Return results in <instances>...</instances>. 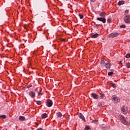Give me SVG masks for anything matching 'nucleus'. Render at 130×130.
<instances>
[{
    "mask_svg": "<svg viewBox=\"0 0 130 130\" xmlns=\"http://www.w3.org/2000/svg\"><path fill=\"white\" fill-rule=\"evenodd\" d=\"M29 95L31 98H35V93L33 92L32 91L29 92Z\"/></svg>",
    "mask_w": 130,
    "mask_h": 130,
    "instance_id": "nucleus-10",
    "label": "nucleus"
},
{
    "mask_svg": "<svg viewBox=\"0 0 130 130\" xmlns=\"http://www.w3.org/2000/svg\"><path fill=\"white\" fill-rule=\"evenodd\" d=\"M31 87H32V85L30 84L29 85H28L27 86V89H29V88H31Z\"/></svg>",
    "mask_w": 130,
    "mask_h": 130,
    "instance_id": "nucleus-36",
    "label": "nucleus"
},
{
    "mask_svg": "<svg viewBox=\"0 0 130 130\" xmlns=\"http://www.w3.org/2000/svg\"><path fill=\"white\" fill-rule=\"evenodd\" d=\"M126 67L127 69H130V63L129 62H127L126 63Z\"/></svg>",
    "mask_w": 130,
    "mask_h": 130,
    "instance_id": "nucleus-25",
    "label": "nucleus"
},
{
    "mask_svg": "<svg viewBox=\"0 0 130 130\" xmlns=\"http://www.w3.org/2000/svg\"><path fill=\"white\" fill-rule=\"evenodd\" d=\"M121 110L123 112H126L127 111V107L125 106H122V108H121Z\"/></svg>",
    "mask_w": 130,
    "mask_h": 130,
    "instance_id": "nucleus-9",
    "label": "nucleus"
},
{
    "mask_svg": "<svg viewBox=\"0 0 130 130\" xmlns=\"http://www.w3.org/2000/svg\"><path fill=\"white\" fill-rule=\"evenodd\" d=\"M79 16L80 19H83V18H84V15L81 13L79 14Z\"/></svg>",
    "mask_w": 130,
    "mask_h": 130,
    "instance_id": "nucleus-27",
    "label": "nucleus"
},
{
    "mask_svg": "<svg viewBox=\"0 0 130 130\" xmlns=\"http://www.w3.org/2000/svg\"><path fill=\"white\" fill-rule=\"evenodd\" d=\"M126 58H130V53L127 54L125 56Z\"/></svg>",
    "mask_w": 130,
    "mask_h": 130,
    "instance_id": "nucleus-30",
    "label": "nucleus"
},
{
    "mask_svg": "<svg viewBox=\"0 0 130 130\" xmlns=\"http://www.w3.org/2000/svg\"><path fill=\"white\" fill-rule=\"evenodd\" d=\"M26 89H27L26 85L23 87L22 90H24V91H26Z\"/></svg>",
    "mask_w": 130,
    "mask_h": 130,
    "instance_id": "nucleus-35",
    "label": "nucleus"
},
{
    "mask_svg": "<svg viewBox=\"0 0 130 130\" xmlns=\"http://www.w3.org/2000/svg\"><path fill=\"white\" fill-rule=\"evenodd\" d=\"M105 16H106V13L104 12H102L100 13V16H101V18H105Z\"/></svg>",
    "mask_w": 130,
    "mask_h": 130,
    "instance_id": "nucleus-12",
    "label": "nucleus"
},
{
    "mask_svg": "<svg viewBox=\"0 0 130 130\" xmlns=\"http://www.w3.org/2000/svg\"><path fill=\"white\" fill-rule=\"evenodd\" d=\"M112 100L113 102H114V103H118V102H119V101H120V100L118 99H117V98H116L115 96V95H113L112 97Z\"/></svg>",
    "mask_w": 130,
    "mask_h": 130,
    "instance_id": "nucleus-6",
    "label": "nucleus"
},
{
    "mask_svg": "<svg viewBox=\"0 0 130 130\" xmlns=\"http://www.w3.org/2000/svg\"><path fill=\"white\" fill-rule=\"evenodd\" d=\"M123 21L126 24H129L130 23V15H125L123 18Z\"/></svg>",
    "mask_w": 130,
    "mask_h": 130,
    "instance_id": "nucleus-2",
    "label": "nucleus"
},
{
    "mask_svg": "<svg viewBox=\"0 0 130 130\" xmlns=\"http://www.w3.org/2000/svg\"><path fill=\"white\" fill-rule=\"evenodd\" d=\"M56 115L57 117H61L62 116V114H61V112H58V113H56Z\"/></svg>",
    "mask_w": 130,
    "mask_h": 130,
    "instance_id": "nucleus-19",
    "label": "nucleus"
},
{
    "mask_svg": "<svg viewBox=\"0 0 130 130\" xmlns=\"http://www.w3.org/2000/svg\"><path fill=\"white\" fill-rule=\"evenodd\" d=\"M95 22H94L95 25L96 26H98L99 25H101V22L99 21V20H97V19L95 21Z\"/></svg>",
    "mask_w": 130,
    "mask_h": 130,
    "instance_id": "nucleus-16",
    "label": "nucleus"
},
{
    "mask_svg": "<svg viewBox=\"0 0 130 130\" xmlns=\"http://www.w3.org/2000/svg\"><path fill=\"white\" fill-rule=\"evenodd\" d=\"M102 40H105V38H102Z\"/></svg>",
    "mask_w": 130,
    "mask_h": 130,
    "instance_id": "nucleus-44",
    "label": "nucleus"
},
{
    "mask_svg": "<svg viewBox=\"0 0 130 130\" xmlns=\"http://www.w3.org/2000/svg\"><path fill=\"white\" fill-rule=\"evenodd\" d=\"M111 71H112V72H114V70L113 69H111Z\"/></svg>",
    "mask_w": 130,
    "mask_h": 130,
    "instance_id": "nucleus-43",
    "label": "nucleus"
},
{
    "mask_svg": "<svg viewBox=\"0 0 130 130\" xmlns=\"http://www.w3.org/2000/svg\"><path fill=\"white\" fill-rule=\"evenodd\" d=\"M38 39L40 42H45V41H46V40H47V38L43 35H40L39 36Z\"/></svg>",
    "mask_w": 130,
    "mask_h": 130,
    "instance_id": "nucleus-3",
    "label": "nucleus"
},
{
    "mask_svg": "<svg viewBox=\"0 0 130 130\" xmlns=\"http://www.w3.org/2000/svg\"><path fill=\"white\" fill-rule=\"evenodd\" d=\"M111 87H113V88H116V84L114 83H111Z\"/></svg>",
    "mask_w": 130,
    "mask_h": 130,
    "instance_id": "nucleus-29",
    "label": "nucleus"
},
{
    "mask_svg": "<svg viewBox=\"0 0 130 130\" xmlns=\"http://www.w3.org/2000/svg\"><path fill=\"white\" fill-rule=\"evenodd\" d=\"M126 26L124 24H122L120 26V27L121 28H125Z\"/></svg>",
    "mask_w": 130,
    "mask_h": 130,
    "instance_id": "nucleus-33",
    "label": "nucleus"
},
{
    "mask_svg": "<svg viewBox=\"0 0 130 130\" xmlns=\"http://www.w3.org/2000/svg\"><path fill=\"white\" fill-rule=\"evenodd\" d=\"M112 20H111V18H109L107 19V23H111Z\"/></svg>",
    "mask_w": 130,
    "mask_h": 130,
    "instance_id": "nucleus-32",
    "label": "nucleus"
},
{
    "mask_svg": "<svg viewBox=\"0 0 130 130\" xmlns=\"http://www.w3.org/2000/svg\"><path fill=\"white\" fill-rule=\"evenodd\" d=\"M119 35V33L118 32H112L109 35L108 37L109 38H114V37H117Z\"/></svg>",
    "mask_w": 130,
    "mask_h": 130,
    "instance_id": "nucleus-4",
    "label": "nucleus"
},
{
    "mask_svg": "<svg viewBox=\"0 0 130 130\" xmlns=\"http://www.w3.org/2000/svg\"><path fill=\"white\" fill-rule=\"evenodd\" d=\"M118 6H121V5H124V1H120L118 3Z\"/></svg>",
    "mask_w": 130,
    "mask_h": 130,
    "instance_id": "nucleus-18",
    "label": "nucleus"
},
{
    "mask_svg": "<svg viewBox=\"0 0 130 130\" xmlns=\"http://www.w3.org/2000/svg\"><path fill=\"white\" fill-rule=\"evenodd\" d=\"M60 41L63 42V41H64V39H61Z\"/></svg>",
    "mask_w": 130,
    "mask_h": 130,
    "instance_id": "nucleus-42",
    "label": "nucleus"
},
{
    "mask_svg": "<svg viewBox=\"0 0 130 130\" xmlns=\"http://www.w3.org/2000/svg\"><path fill=\"white\" fill-rule=\"evenodd\" d=\"M19 120H21V121H24V120H25L26 118L24 116H20L19 118Z\"/></svg>",
    "mask_w": 130,
    "mask_h": 130,
    "instance_id": "nucleus-14",
    "label": "nucleus"
},
{
    "mask_svg": "<svg viewBox=\"0 0 130 130\" xmlns=\"http://www.w3.org/2000/svg\"><path fill=\"white\" fill-rule=\"evenodd\" d=\"M100 95V98H101V99H103V98H104L105 96V94H104V93H101Z\"/></svg>",
    "mask_w": 130,
    "mask_h": 130,
    "instance_id": "nucleus-22",
    "label": "nucleus"
},
{
    "mask_svg": "<svg viewBox=\"0 0 130 130\" xmlns=\"http://www.w3.org/2000/svg\"><path fill=\"white\" fill-rule=\"evenodd\" d=\"M119 64H122V61H119Z\"/></svg>",
    "mask_w": 130,
    "mask_h": 130,
    "instance_id": "nucleus-40",
    "label": "nucleus"
},
{
    "mask_svg": "<svg viewBox=\"0 0 130 130\" xmlns=\"http://www.w3.org/2000/svg\"><path fill=\"white\" fill-rule=\"evenodd\" d=\"M48 115L46 114V113H44V114H43L42 115V119H44V118H46V117H47Z\"/></svg>",
    "mask_w": 130,
    "mask_h": 130,
    "instance_id": "nucleus-15",
    "label": "nucleus"
},
{
    "mask_svg": "<svg viewBox=\"0 0 130 130\" xmlns=\"http://www.w3.org/2000/svg\"><path fill=\"white\" fill-rule=\"evenodd\" d=\"M37 3L40 7L39 9L41 11L44 9L45 6V2L44 0H38Z\"/></svg>",
    "mask_w": 130,
    "mask_h": 130,
    "instance_id": "nucleus-1",
    "label": "nucleus"
},
{
    "mask_svg": "<svg viewBox=\"0 0 130 130\" xmlns=\"http://www.w3.org/2000/svg\"><path fill=\"white\" fill-rule=\"evenodd\" d=\"M79 117H80L81 119H82V120H84V121H86V120L85 119V117L81 113L79 114Z\"/></svg>",
    "mask_w": 130,
    "mask_h": 130,
    "instance_id": "nucleus-11",
    "label": "nucleus"
},
{
    "mask_svg": "<svg viewBox=\"0 0 130 130\" xmlns=\"http://www.w3.org/2000/svg\"><path fill=\"white\" fill-rule=\"evenodd\" d=\"M37 130H43L42 128H39L37 129Z\"/></svg>",
    "mask_w": 130,
    "mask_h": 130,
    "instance_id": "nucleus-41",
    "label": "nucleus"
},
{
    "mask_svg": "<svg viewBox=\"0 0 130 130\" xmlns=\"http://www.w3.org/2000/svg\"><path fill=\"white\" fill-rule=\"evenodd\" d=\"M93 123H97L98 122V120H92Z\"/></svg>",
    "mask_w": 130,
    "mask_h": 130,
    "instance_id": "nucleus-34",
    "label": "nucleus"
},
{
    "mask_svg": "<svg viewBox=\"0 0 130 130\" xmlns=\"http://www.w3.org/2000/svg\"><path fill=\"white\" fill-rule=\"evenodd\" d=\"M91 96L92 98H93V99H96L97 100L98 99H99V95H98L97 94L92 93H91Z\"/></svg>",
    "mask_w": 130,
    "mask_h": 130,
    "instance_id": "nucleus-7",
    "label": "nucleus"
},
{
    "mask_svg": "<svg viewBox=\"0 0 130 130\" xmlns=\"http://www.w3.org/2000/svg\"><path fill=\"white\" fill-rule=\"evenodd\" d=\"M35 102H36L37 104H38V105H41V104H42V102H41V101H35V100L34 101Z\"/></svg>",
    "mask_w": 130,
    "mask_h": 130,
    "instance_id": "nucleus-20",
    "label": "nucleus"
},
{
    "mask_svg": "<svg viewBox=\"0 0 130 130\" xmlns=\"http://www.w3.org/2000/svg\"><path fill=\"white\" fill-rule=\"evenodd\" d=\"M84 130H91V128H90V126L86 125L85 127Z\"/></svg>",
    "mask_w": 130,
    "mask_h": 130,
    "instance_id": "nucleus-23",
    "label": "nucleus"
},
{
    "mask_svg": "<svg viewBox=\"0 0 130 130\" xmlns=\"http://www.w3.org/2000/svg\"><path fill=\"white\" fill-rule=\"evenodd\" d=\"M108 76H112L113 75V72L111 71L108 73Z\"/></svg>",
    "mask_w": 130,
    "mask_h": 130,
    "instance_id": "nucleus-28",
    "label": "nucleus"
},
{
    "mask_svg": "<svg viewBox=\"0 0 130 130\" xmlns=\"http://www.w3.org/2000/svg\"><path fill=\"white\" fill-rule=\"evenodd\" d=\"M47 104L48 107H51V106H52V104H53L52 101L50 99L47 100Z\"/></svg>",
    "mask_w": 130,
    "mask_h": 130,
    "instance_id": "nucleus-8",
    "label": "nucleus"
},
{
    "mask_svg": "<svg viewBox=\"0 0 130 130\" xmlns=\"http://www.w3.org/2000/svg\"><path fill=\"white\" fill-rule=\"evenodd\" d=\"M97 21H99L100 22H102L104 24L106 23V18L105 17H98L96 18Z\"/></svg>",
    "mask_w": 130,
    "mask_h": 130,
    "instance_id": "nucleus-5",
    "label": "nucleus"
},
{
    "mask_svg": "<svg viewBox=\"0 0 130 130\" xmlns=\"http://www.w3.org/2000/svg\"><path fill=\"white\" fill-rule=\"evenodd\" d=\"M90 2L91 3H95V2H96V0H90Z\"/></svg>",
    "mask_w": 130,
    "mask_h": 130,
    "instance_id": "nucleus-37",
    "label": "nucleus"
},
{
    "mask_svg": "<svg viewBox=\"0 0 130 130\" xmlns=\"http://www.w3.org/2000/svg\"><path fill=\"white\" fill-rule=\"evenodd\" d=\"M37 125H39V124H38V123H36Z\"/></svg>",
    "mask_w": 130,
    "mask_h": 130,
    "instance_id": "nucleus-45",
    "label": "nucleus"
},
{
    "mask_svg": "<svg viewBox=\"0 0 130 130\" xmlns=\"http://www.w3.org/2000/svg\"><path fill=\"white\" fill-rule=\"evenodd\" d=\"M112 66L111 63H105V67L106 69H110V66Z\"/></svg>",
    "mask_w": 130,
    "mask_h": 130,
    "instance_id": "nucleus-13",
    "label": "nucleus"
},
{
    "mask_svg": "<svg viewBox=\"0 0 130 130\" xmlns=\"http://www.w3.org/2000/svg\"><path fill=\"white\" fill-rule=\"evenodd\" d=\"M35 92H37L38 91V88H37L35 89Z\"/></svg>",
    "mask_w": 130,
    "mask_h": 130,
    "instance_id": "nucleus-39",
    "label": "nucleus"
},
{
    "mask_svg": "<svg viewBox=\"0 0 130 130\" xmlns=\"http://www.w3.org/2000/svg\"><path fill=\"white\" fill-rule=\"evenodd\" d=\"M101 64H105V61H104V60H101V62H100Z\"/></svg>",
    "mask_w": 130,
    "mask_h": 130,
    "instance_id": "nucleus-26",
    "label": "nucleus"
},
{
    "mask_svg": "<svg viewBox=\"0 0 130 130\" xmlns=\"http://www.w3.org/2000/svg\"><path fill=\"white\" fill-rule=\"evenodd\" d=\"M125 13L126 14H127V13H128V10H125Z\"/></svg>",
    "mask_w": 130,
    "mask_h": 130,
    "instance_id": "nucleus-38",
    "label": "nucleus"
},
{
    "mask_svg": "<svg viewBox=\"0 0 130 130\" xmlns=\"http://www.w3.org/2000/svg\"><path fill=\"white\" fill-rule=\"evenodd\" d=\"M38 96H40V95H43V93L41 92V89L40 90V91H38Z\"/></svg>",
    "mask_w": 130,
    "mask_h": 130,
    "instance_id": "nucleus-24",
    "label": "nucleus"
},
{
    "mask_svg": "<svg viewBox=\"0 0 130 130\" xmlns=\"http://www.w3.org/2000/svg\"><path fill=\"white\" fill-rule=\"evenodd\" d=\"M28 90H26V92H27Z\"/></svg>",
    "mask_w": 130,
    "mask_h": 130,
    "instance_id": "nucleus-47",
    "label": "nucleus"
},
{
    "mask_svg": "<svg viewBox=\"0 0 130 130\" xmlns=\"http://www.w3.org/2000/svg\"><path fill=\"white\" fill-rule=\"evenodd\" d=\"M102 102H99L98 105V107H101V106H102Z\"/></svg>",
    "mask_w": 130,
    "mask_h": 130,
    "instance_id": "nucleus-31",
    "label": "nucleus"
},
{
    "mask_svg": "<svg viewBox=\"0 0 130 130\" xmlns=\"http://www.w3.org/2000/svg\"><path fill=\"white\" fill-rule=\"evenodd\" d=\"M0 118H3V119H6L7 118V116L6 115H2L0 116Z\"/></svg>",
    "mask_w": 130,
    "mask_h": 130,
    "instance_id": "nucleus-21",
    "label": "nucleus"
},
{
    "mask_svg": "<svg viewBox=\"0 0 130 130\" xmlns=\"http://www.w3.org/2000/svg\"><path fill=\"white\" fill-rule=\"evenodd\" d=\"M98 36H99V34H93L92 37L91 38H97V37H98Z\"/></svg>",
    "mask_w": 130,
    "mask_h": 130,
    "instance_id": "nucleus-17",
    "label": "nucleus"
},
{
    "mask_svg": "<svg viewBox=\"0 0 130 130\" xmlns=\"http://www.w3.org/2000/svg\"><path fill=\"white\" fill-rule=\"evenodd\" d=\"M27 98H29V96H27Z\"/></svg>",
    "mask_w": 130,
    "mask_h": 130,
    "instance_id": "nucleus-46",
    "label": "nucleus"
}]
</instances>
